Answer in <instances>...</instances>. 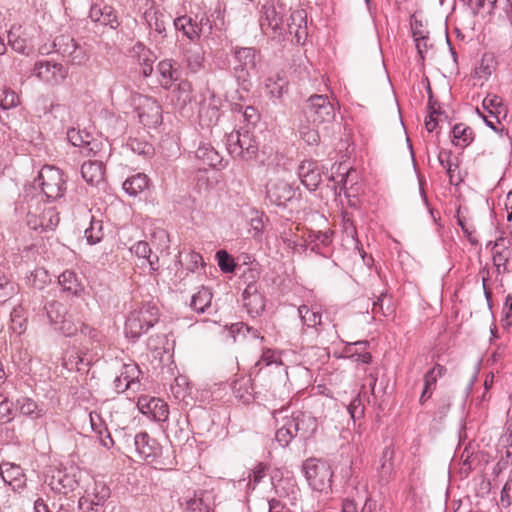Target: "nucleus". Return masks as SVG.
<instances>
[{"mask_svg":"<svg viewBox=\"0 0 512 512\" xmlns=\"http://www.w3.org/2000/svg\"><path fill=\"white\" fill-rule=\"evenodd\" d=\"M272 364L279 365L280 362L277 361V358L275 357V353L268 349L263 352L261 358L256 362L255 368H259V371H261L263 368V365L270 366Z\"/></svg>","mask_w":512,"mask_h":512,"instance_id":"680f3d73","label":"nucleus"},{"mask_svg":"<svg viewBox=\"0 0 512 512\" xmlns=\"http://www.w3.org/2000/svg\"><path fill=\"white\" fill-rule=\"evenodd\" d=\"M54 47L72 65H83L89 60L88 50L85 45L79 44L69 35H60L54 40Z\"/></svg>","mask_w":512,"mask_h":512,"instance_id":"0eeeda50","label":"nucleus"},{"mask_svg":"<svg viewBox=\"0 0 512 512\" xmlns=\"http://www.w3.org/2000/svg\"><path fill=\"white\" fill-rule=\"evenodd\" d=\"M319 125H314L312 122H307L304 118L299 125V135L308 145H317L320 141Z\"/></svg>","mask_w":512,"mask_h":512,"instance_id":"4c0bfd02","label":"nucleus"},{"mask_svg":"<svg viewBox=\"0 0 512 512\" xmlns=\"http://www.w3.org/2000/svg\"><path fill=\"white\" fill-rule=\"evenodd\" d=\"M185 60L187 68L193 72H198L203 67L204 53L198 47L188 48L185 51Z\"/></svg>","mask_w":512,"mask_h":512,"instance_id":"a19ab883","label":"nucleus"},{"mask_svg":"<svg viewBox=\"0 0 512 512\" xmlns=\"http://www.w3.org/2000/svg\"><path fill=\"white\" fill-rule=\"evenodd\" d=\"M212 292L209 288L202 286L191 297L190 307L198 312L204 313L210 307L212 301Z\"/></svg>","mask_w":512,"mask_h":512,"instance_id":"c756f323","label":"nucleus"},{"mask_svg":"<svg viewBox=\"0 0 512 512\" xmlns=\"http://www.w3.org/2000/svg\"><path fill=\"white\" fill-rule=\"evenodd\" d=\"M19 411L22 415L31 419H39L46 413L43 406L39 405L33 399L23 397L17 401Z\"/></svg>","mask_w":512,"mask_h":512,"instance_id":"2f4dec72","label":"nucleus"},{"mask_svg":"<svg viewBox=\"0 0 512 512\" xmlns=\"http://www.w3.org/2000/svg\"><path fill=\"white\" fill-rule=\"evenodd\" d=\"M157 71L160 75L159 82L164 89H169L181 76L179 65L172 59L160 61Z\"/></svg>","mask_w":512,"mask_h":512,"instance_id":"5701e85b","label":"nucleus"},{"mask_svg":"<svg viewBox=\"0 0 512 512\" xmlns=\"http://www.w3.org/2000/svg\"><path fill=\"white\" fill-rule=\"evenodd\" d=\"M137 407L142 414L151 416L155 421L164 422L168 419V405L160 398L141 396L138 398Z\"/></svg>","mask_w":512,"mask_h":512,"instance_id":"ddd939ff","label":"nucleus"},{"mask_svg":"<svg viewBox=\"0 0 512 512\" xmlns=\"http://www.w3.org/2000/svg\"><path fill=\"white\" fill-rule=\"evenodd\" d=\"M59 285L62 287L63 291L71 292L72 294H77L80 290V283L77 279L75 272L70 270H65L58 276Z\"/></svg>","mask_w":512,"mask_h":512,"instance_id":"79ce46f5","label":"nucleus"},{"mask_svg":"<svg viewBox=\"0 0 512 512\" xmlns=\"http://www.w3.org/2000/svg\"><path fill=\"white\" fill-rule=\"evenodd\" d=\"M28 192L24 195L27 203L26 222L27 225L33 230L50 231L54 230L59 222V212L53 206L41 203V196L30 197L28 199Z\"/></svg>","mask_w":512,"mask_h":512,"instance_id":"f257e3e1","label":"nucleus"},{"mask_svg":"<svg viewBox=\"0 0 512 512\" xmlns=\"http://www.w3.org/2000/svg\"><path fill=\"white\" fill-rule=\"evenodd\" d=\"M78 470L75 467L58 469L51 477L52 490L60 494H68L78 486Z\"/></svg>","mask_w":512,"mask_h":512,"instance_id":"f8f14e48","label":"nucleus"},{"mask_svg":"<svg viewBox=\"0 0 512 512\" xmlns=\"http://www.w3.org/2000/svg\"><path fill=\"white\" fill-rule=\"evenodd\" d=\"M493 68L492 58L483 57L479 66L475 68V75L486 80L492 74Z\"/></svg>","mask_w":512,"mask_h":512,"instance_id":"052dcab7","label":"nucleus"},{"mask_svg":"<svg viewBox=\"0 0 512 512\" xmlns=\"http://www.w3.org/2000/svg\"><path fill=\"white\" fill-rule=\"evenodd\" d=\"M216 258L218 261V266L221 271L225 273H232L236 268V263L234 258L228 254L225 250H219L216 253Z\"/></svg>","mask_w":512,"mask_h":512,"instance_id":"4d7b16f0","label":"nucleus"},{"mask_svg":"<svg viewBox=\"0 0 512 512\" xmlns=\"http://www.w3.org/2000/svg\"><path fill=\"white\" fill-rule=\"evenodd\" d=\"M47 316L51 323L57 326V328L65 335L72 336L77 333L79 329L78 323H75L71 315H67L62 305L58 302L50 303L46 307Z\"/></svg>","mask_w":512,"mask_h":512,"instance_id":"9b49d317","label":"nucleus"},{"mask_svg":"<svg viewBox=\"0 0 512 512\" xmlns=\"http://www.w3.org/2000/svg\"><path fill=\"white\" fill-rule=\"evenodd\" d=\"M0 475L4 482L12 485L14 481L20 480L22 471L19 466L2 464L0 465Z\"/></svg>","mask_w":512,"mask_h":512,"instance_id":"5fc2aeb1","label":"nucleus"},{"mask_svg":"<svg viewBox=\"0 0 512 512\" xmlns=\"http://www.w3.org/2000/svg\"><path fill=\"white\" fill-rule=\"evenodd\" d=\"M232 392L244 404H249L254 399L252 381L248 377H241L233 381Z\"/></svg>","mask_w":512,"mask_h":512,"instance_id":"c85d7f7f","label":"nucleus"},{"mask_svg":"<svg viewBox=\"0 0 512 512\" xmlns=\"http://www.w3.org/2000/svg\"><path fill=\"white\" fill-rule=\"evenodd\" d=\"M148 177L143 173H138L127 178L123 183V189L130 196H137L148 188Z\"/></svg>","mask_w":512,"mask_h":512,"instance_id":"72a5a7b5","label":"nucleus"},{"mask_svg":"<svg viewBox=\"0 0 512 512\" xmlns=\"http://www.w3.org/2000/svg\"><path fill=\"white\" fill-rule=\"evenodd\" d=\"M128 146L131 150L139 155H147L151 151V146L146 142H141L136 138L130 139Z\"/></svg>","mask_w":512,"mask_h":512,"instance_id":"0e129e2a","label":"nucleus"},{"mask_svg":"<svg viewBox=\"0 0 512 512\" xmlns=\"http://www.w3.org/2000/svg\"><path fill=\"white\" fill-rule=\"evenodd\" d=\"M173 24L177 30L183 31L184 35L190 40L200 37V29L196 20L189 16H181L173 20Z\"/></svg>","mask_w":512,"mask_h":512,"instance_id":"473e14b6","label":"nucleus"},{"mask_svg":"<svg viewBox=\"0 0 512 512\" xmlns=\"http://www.w3.org/2000/svg\"><path fill=\"white\" fill-rule=\"evenodd\" d=\"M110 496V488L102 481H93L79 499L80 512H95Z\"/></svg>","mask_w":512,"mask_h":512,"instance_id":"6e6552de","label":"nucleus"},{"mask_svg":"<svg viewBox=\"0 0 512 512\" xmlns=\"http://www.w3.org/2000/svg\"><path fill=\"white\" fill-rule=\"evenodd\" d=\"M104 166L100 161H87L81 166L83 179L90 185H98L104 179Z\"/></svg>","mask_w":512,"mask_h":512,"instance_id":"bb28decb","label":"nucleus"},{"mask_svg":"<svg viewBox=\"0 0 512 512\" xmlns=\"http://www.w3.org/2000/svg\"><path fill=\"white\" fill-rule=\"evenodd\" d=\"M309 485L316 491L328 492L331 490L333 471L328 462L317 459H308L303 465Z\"/></svg>","mask_w":512,"mask_h":512,"instance_id":"20e7f679","label":"nucleus"},{"mask_svg":"<svg viewBox=\"0 0 512 512\" xmlns=\"http://www.w3.org/2000/svg\"><path fill=\"white\" fill-rule=\"evenodd\" d=\"M333 232L327 231H311L309 233V239L314 245L311 247L312 251H316L319 245L328 246L332 242Z\"/></svg>","mask_w":512,"mask_h":512,"instance_id":"3c124183","label":"nucleus"},{"mask_svg":"<svg viewBox=\"0 0 512 512\" xmlns=\"http://www.w3.org/2000/svg\"><path fill=\"white\" fill-rule=\"evenodd\" d=\"M15 293L16 284L8 276L0 273V302H6Z\"/></svg>","mask_w":512,"mask_h":512,"instance_id":"603ef678","label":"nucleus"},{"mask_svg":"<svg viewBox=\"0 0 512 512\" xmlns=\"http://www.w3.org/2000/svg\"><path fill=\"white\" fill-rule=\"evenodd\" d=\"M260 27L264 34L275 36L285 30L283 17L274 6H263Z\"/></svg>","mask_w":512,"mask_h":512,"instance_id":"a211bd4d","label":"nucleus"},{"mask_svg":"<svg viewBox=\"0 0 512 512\" xmlns=\"http://www.w3.org/2000/svg\"><path fill=\"white\" fill-rule=\"evenodd\" d=\"M131 251L134 252L139 258H150L152 250L146 241H139L135 243Z\"/></svg>","mask_w":512,"mask_h":512,"instance_id":"69168bd1","label":"nucleus"},{"mask_svg":"<svg viewBox=\"0 0 512 512\" xmlns=\"http://www.w3.org/2000/svg\"><path fill=\"white\" fill-rule=\"evenodd\" d=\"M144 17L148 26L162 36H166V27L174 20L170 14L156 8L147 9Z\"/></svg>","mask_w":512,"mask_h":512,"instance_id":"b1692460","label":"nucleus"},{"mask_svg":"<svg viewBox=\"0 0 512 512\" xmlns=\"http://www.w3.org/2000/svg\"><path fill=\"white\" fill-rule=\"evenodd\" d=\"M352 419H360L364 415V406L359 397L354 398L348 406Z\"/></svg>","mask_w":512,"mask_h":512,"instance_id":"e2e57ef3","label":"nucleus"},{"mask_svg":"<svg viewBox=\"0 0 512 512\" xmlns=\"http://www.w3.org/2000/svg\"><path fill=\"white\" fill-rule=\"evenodd\" d=\"M158 320V307L151 302L144 303L129 314L125 323L126 336L137 339L153 327Z\"/></svg>","mask_w":512,"mask_h":512,"instance_id":"7ed1b4c3","label":"nucleus"},{"mask_svg":"<svg viewBox=\"0 0 512 512\" xmlns=\"http://www.w3.org/2000/svg\"><path fill=\"white\" fill-rule=\"evenodd\" d=\"M303 114L307 122L321 125L334 120L335 109L328 96L314 94L307 100Z\"/></svg>","mask_w":512,"mask_h":512,"instance_id":"39448f33","label":"nucleus"},{"mask_svg":"<svg viewBox=\"0 0 512 512\" xmlns=\"http://www.w3.org/2000/svg\"><path fill=\"white\" fill-rule=\"evenodd\" d=\"M512 501V479H509L503 486L500 495V503L503 507H509Z\"/></svg>","mask_w":512,"mask_h":512,"instance_id":"338daca9","label":"nucleus"},{"mask_svg":"<svg viewBox=\"0 0 512 512\" xmlns=\"http://www.w3.org/2000/svg\"><path fill=\"white\" fill-rule=\"evenodd\" d=\"M511 241L505 237H499L492 248L493 263L498 273L507 272V263L511 257Z\"/></svg>","mask_w":512,"mask_h":512,"instance_id":"4be33fe9","label":"nucleus"},{"mask_svg":"<svg viewBox=\"0 0 512 512\" xmlns=\"http://www.w3.org/2000/svg\"><path fill=\"white\" fill-rule=\"evenodd\" d=\"M287 80L279 74L271 76L266 80L265 87L271 97L279 99L287 91Z\"/></svg>","mask_w":512,"mask_h":512,"instance_id":"e433bc0d","label":"nucleus"},{"mask_svg":"<svg viewBox=\"0 0 512 512\" xmlns=\"http://www.w3.org/2000/svg\"><path fill=\"white\" fill-rule=\"evenodd\" d=\"M34 74L41 81L55 86L61 84L66 79L68 69L61 63L37 61L34 65Z\"/></svg>","mask_w":512,"mask_h":512,"instance_id":"9d476101","label":"nucleus"},{"mask_svg":"<svg viewBox=\"0 0 512 512\" xmlns=\"http://www.w3.org/2000/svg\"><path fill=\"white\" fill-rule=\"evenodd\" d=\"M243 306L252 317L260 315L265 309V297L259 291L256 282H250L242 293Z\"/></svg>","mask_w":512,"mask_h":512,"instance_id":"2eb2a0df","label":"nucleus"},{"mask_svg":"<svg viewBox=\"0 0 512 512\" xmlns=\"http://www.w3.org/2000/svg\"><path fill=\"white\" fill-rule=\"evenodd\" d=\"M192 85L188 81H181L177 88L173 91V98L176 100V104L180 107H184L187 103L192 100Z\"/></svg>","mask_w":512,"mask_h":512,"instance_id":"37998d69","label":"nucleus"},{"mask_svg":"<svg viewBox=\"0 0 512 512\" xmlns=\"http://www.w3.org/2000/svg\"><path fill=\"white\" fill-rule=\"evenodd\" d=\"M233 55L238 64L234 67L238 80L246 81L249 72L256 68L259 53L253 47H234Z\"/></svg>","mask_w":512,"mask_h":512,"instance_id":"1a4fd4ad","label":"nucleus"},{"mask_svg":"<svg viewBox=\"0 0 512 512\" xmlns=\"http://www.w3.org/2000/svg\"><path fill=\"white\" fill-rule=\"evenodd\" d=\"M121 373L122 378L126 377L129 380L127 383H129L130 390H132L133 392H137L140 390L141 383L139 381V376L141 374V371L137 364H123Z\"/></svg>","mask_w":512,"mask_h":512,"instance_id":"58836bf2","label":"nucleus"},{"mask_svg":"<svg viewBox=\"0 0 512 512\" xmlns=\"http://www.w3.org/2000/svg\"><path fill=\"white\" fill-rule=\"evenodd\" d=\"M11 328L14 332L22 334L26 330L27 318L25 316V310L22 306L15 307L11 314Z\"/></svg>","mask_w":512,"mask_h":512,"instance_id":"09e8293b","label":"nucleus"},{"mask_svg":"<svg viewBox=\"0 0 512 512\" xmlns=\"http://www.w3.org/2000/svg\"><path fill=\"white\" fill-rule=\"evenodd\" d=\"M89 18L92 22L102 26H109L111 29H116L120 25L115 9L109 5H92L89 11Z\"/></svg>","mask_w":512,"mask_h":512,"instance_id":"aec40b11","label":"nucleus"},{"mask_svg":"<svg viewBox=\"0 0 512 512\" xmlns=\"http://www.w3.org/2000/svg\"><path fill=\"white\" fill-rule=\"evenodd\" d=\"M7 38L8 44L15 52L20 54H29L31 51V47L29 46L28 39L25 36L22 26L13 25L8 32Z\"/></svg>","mask_w":512,"mask_h":512,"instance_id":"a878e982","label":"nucleus"},{"mask_svg":"<svg viewBox=\"0 0 512 512\" xmlns=\"http://www.w3.org/2000/svg\"><path fill=\"white\" fill-rule=\"evenodd\" d=\"M298 175L302 184L309 190H315L321 182L320 170L313 160L302 161L298 168Z\"/></svg>","mask_w":512,"mask_h":512,"instance_id":"412c9836","label":"nucleus"},{"mask_svg":"<svg viewBox=\"0 0 512 512\" xmlns=\"http://www.w3.org/2000/svg\"><path fill=\"white\" fill-rule=\"evenodd\" d=\"M287 31L295 36L296 42L301 43L307 37V20L304 10L291 12L287 23Z\"/></svg>","mask_w":512,"mask_h":512,"instance_id":"393cba45","label":"nucleus"},{"mask_svg":"<svg viewBox=\"0 0 512 512\" xmlns=\"http://www.w3.org/2000/svg\"><path fill=\"white\" fill-rule=\"evenodd\" d=\"M341 512H379V507L375 500L367 498L361 510L358 511L356 503L353 500L346 499L342 503Z\"/></svg>","mask_w":512,"mask_h":512,"instance_id":"a18cd8bd","label":"nucleus"},{"mask_svg":"<svg viewBox=\"0 0 512 512\" xmlns=\"http://www.w3.org/2000/svg\"><path fill=\"white\" fill-rule=\"evenodd\" d=\"M19 104V97L13 90L3 89L0 92V107L4 110L16 107Z\"/></svg>","mask_w":512,"mask_h":512,"instance_id":"13d9d810","label":"nucleus"},{"mask_svg":"<svg viewBox=\"0 0 512 512\" xmlns=\"http://www.w3.org/2000/svg\"><path fill=\"white\" fill-rule=\"evenodd\" d=\"M196 157L210 167H216L222 162L221 155L208 143L199 145L196 150Z\"/></svg>","mask_w":512,"mask_h":512,"instance_id":"7c9ffc66","label":"nucleus"},{"mask_svg":"<svg viewBox=\"0 0 512 512\" xmlns=\"http://www.w3.org/2000/svg\"><path fill=\"white\" fill-rule=\"evenodd\" d=\"M89 420L91 428L99 436L101 444L106 448L112 447L114 444L113 439L108 432L107 426L100 414L94 411L90 412Z\"/></svg>","mask_w":512,"mask_h":512,"instance_id":"cd10ccee","label":"nucleus"},{"mask_svg":"<svg viewBox=\"0 0 512 512\" xmlns=\"http://www.w3.org/2000/svg\"><path fill=\"white\" fill-rule=\"evenodd\" d=\"M186 508L189 512H209L210 504L206 501L204 494H195L186 502Z\"/></svg>","mask_w":512,"mask_h":512,"instance_id":"6e6d98bb","label":"nucleus"},{"mask_svg":"<svg viewBox=\"0 0 512 512\" xmlns=\"http://www.w3.org/2000/svg\"><path fill=\"white\" fill-rule=\"evenodd\" d=\"M230 331L234 338H236V335H243L244 337L246 335H250L254 339L260 337V334L257 329L249 327L247 324L243 322L232 324Z\"/></svg>","mask_w":512,"mask_h":512,"instance_id":"bf43d9fd","label":"nucleus"},{"mask_svg":"<svg viewBox=\"0 0 512 512\" xmlns=\"http://www.w3.org/2000/svg\"><path fill=\"white\" fill-rule=\"evenodd\" d=\"M483 105L490 106V117L495 118L497 123H500L501 116L506 117L507 109L498 95L488 94L483 99Z\"/></svg>","mask_w":512,"mask_h":512,"instance_id":"c9c22d12","label":"nucleus"},{"mask_svg":"<svg viewBox=\"0 0 512 512\" xmlns=\"http://www.w3.org/2000/svg\"><path fill=\"white\" fill-rule=\"evenodd\" d=\"M293 420V428L300 438L306 440L311 438L317 430V419L308 412H295L289 416Z\"/></svg>","mask_w":512,"mask_h":512,"instance_id":"6ab92c4d","label":"nucleus"},{"mask_svg":"<svg viewBox=\"0 0 512 512\" xmlns=\"http://www.w3.org/2000/svg\"><path fill=\"white\" fill-rule=\"evenodd\" d=\"M67 139L73 146H89L91 142V136L89 133L77 129H70L67 132Z\"/></svg>","mask_w":512,"mask_h":512,"instance_id":"864d4df0","label":"nucleus"},{"mask_svg":"<svg viewBox=\"0 0 512 512\" xmlns=\"http://www.w3.org/2000/svg\"><path fill=\"white\" fill-rule=\"evenodd\" d=\"M446 372L447 369L443 365L436 364L432 369L425 373L424 387H427L429 388V390L434 391L438 378L444 376Z\"/></svg>","mask_w":512,"mask_h":512,"instance_id":"8fccbe9b","label":"nucleus"},{"mask_svg":"<svg viewBox=\"0 0 512 512\" xmlns=\"http://www.w3.org/2000/svg\"><path fill=\"white\" fill-rule=\"evenodd\" d=\"M267 198L271 203L282 206L294 197V190L292 186L284 180L275 179L271 180L266 187Z\"/></svg>","mask_w":512,"mask_h":512,"instance_id":"dca6fc26","label":"nucleus"},{"mask_svg":"<svg viewBox=\"0 0 512 512\" xmlns=\"http://www.w3.org/2000/svg\"><path fill=\"white\" fill-rule=\"evenodd\" d=\"M452 134L453 144L460 148L467 147L473 141L474 138L473 130L463 123H458L454 125L452 129Z\"/></svg>","mask_w":512,"mask_h":512,"instance_id":"f704fd0d","label":"nucleus"},{"mask_svg":"<svg viewBox=\"0 0 512 512\" xmlns=\"http://www.w3.org/2000/svg\"><path fill=\"white\" fill-rule=\"evenodd\" d=\"M134 445L139 456L147 462H153L161 455V446L146 432L138 433L134 437Z\"/></svg>","mask_w":512,"mask_h":512,"instance_id":"f3484780","label":"nucleus"},{"mask_svg":"<svg viewBox=\"0 0 512 512\" xmlns=\"http://www.w3.org/2000/svg\"><path fill=\"white\" fill-rule=\"evenodd\" d=\"M299 316L304 325L307 327H316L321 325V314L314 308H309L307 305H301L298 308Z\"/></svg>","mask_w":512,"mask_h":512,"instance_id":"c03bdc74","label":"nucleus"},{"mask_svg":"<svg viewBox=\"0 0 512 512\" xmlns=\"http://www.w3.org/2000/svg\"><path fill=\"white\" fill-rule=\"evenodd\" d=\"M51 279L44 268H36L26 278V284L34 289L43 290Z\"/></svg>","mask_w":512,"mask_h":512,"instance_id":"ea45409f","label":"nucleus"},{"mask_svg":"<svg viewBox=\"0 0 512 512\" xmlns=\"http://www.w3.org/2000/svg\"><path fill=\"white\" fill-rule=\"evenodd\" d=\"M497 0H478L476 3L475 13H491L495 8Z\"/></svg>","mask_w":512,"mask_h":512,"instance_id":"774afa93","label":"nucleus"},{"mask_svg":"<svg viewBox=\"0 0 512 512\" xmlns=\"http://www.w3.org/2000/svg\"><path fill=\"white\" fill-rule=\"evenodd\" d=\"M104 236L103 223L101 220L92 218L90 226L85 230V237L89 244L99 243Z\"/></svg>","mask_w":512,"mask_h":512,"instance_id":"de8ad7c7","label":"nucleus"},{"mask_svg":"<svg viewBox=\"0 0 512 512\" xmlns=\"http://www.w3.org/2000/svg\"><path fill=\"white\" fill-rule=\"evenodd\" d=\"M34 184L41 194L49 201H56L64 197L67 190V177L65 173L53 165H44L34 179Z\"/></svg>","mask_w":512,"mask_h":512,"instance_id":"f03ea898","label":"nucleus"},{"mask_svg":"<svg viewBox=\"0 0 512 512\" xmlns=\"http://www.w3.org/2000/svg\"><path fill=\"white\" fill-rule=\"evenodd\" d=\"M228 153L235 159L249 160L258 152V146L249 131H232L226 136Z\"/></svg>","mask_w":512,"mask_h":512,"instance_id":"423d86ee","label":"nucleus"},{"mask_svg":"<svg viewBox=\"0 0 512 512\" xmlns=\"http://www.w3.org/2000/svg\"><path fill=\"white\" fill-rule=\"evenodd\" d=\"M171 393L177 400H184L189 394V383L185 376H177L170 387Z\"/></svg>","mask_w":512,"mask_h":512,"instance_id":"49530a36","label":"nucleus"},{"mask_svg":"<svg viewBox=\"0 0 512 512\" xmlns=\"http://www.w3.org/2000/svg\"><path fill=\"white\" fill-rule=\"evenodd\" d=\"M287 412V409H281L273 413L277 423L275 439L282 447L288 446L292 439L297 436L293 428V420L290 419Z\"/></svg>","mask_w":512,"mask_h":512,"instance_id":"4468645a","label":"nucleus"}]
</instances>
